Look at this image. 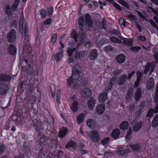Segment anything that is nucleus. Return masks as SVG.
Segmentation results:
<instances>
[{"label": "nucleus", "instance_id": "b1692460", "mask_svg": "<svg viewBox=\"0 0 158 158\" xmlns=\"http://www.w3.org/2000/svg\"><path fill=\"white\" fill-rule=\"evenodd\" d=\"M129 127V124L127 121H125L121 123L120 126L119 127L121 130H126L128 129Z\"/></svg>", "mask_w": 158, "mask_h": 158}, {"label": "nucleus", "instance_id": "9b49d317", "mask_svg": "<svg viewBox=\"0 0 158 158\" xmlns=\"http://www.w3.org/2000/svg\"><path fill=\"white\" fill-rule=\"evenodd\" d=\"M107 98V94L106 92H103L99 94L98 97V102H105Z\"/></svg>", "mask_w": 158, "mask_h": 158}, {"label": "nucleus", "instance_id": "680f3d73", "mask_svg": "<svg viewBox=\"0 0 158 158\" xmlns=\"http://www.w3.org/2000/svg\"><path fill=\"white\" fill-rule=\"evenodd\" d=\"M135 72L134 71H132L131 73L129 74L128 77V78L129 79H130L132 77L133 75L134 74Z\"/></svg>", "mask_w": 158, "mask_h": 158}, {"label": "nucleus", "instance_id": "79ce46f5", "mask_svg": "<svg viewBox=\"0 0 158 158\" xmlns=\"http://www.w3.org/2000/svg\"><path fill=\"white\" fill-rule=\"evenodd\" d=\"M124 42L127 45H131L132 44V41L131 39L125 38L124 39Z\"/></svg>", "mask_w": 158, "mask_h": 158}, {"label": "nucleus", "instance_id": "39448f33", "mask_svg": "<svg viewBox=\"0 0 158 158\" xmlns=\"http://www.w3.org/2000/svg\"><path fill=\"white\" fill-rule=\"evenodd\" d=\"M85 18L86 23L88 25L89 27L92 26L93 27L98 28V27L99 26V23L98 22L95 23V24L94 23H92L91 20V19L90 17V16L89 15H85Z\"/></svg>", "mask_w": 158, "mask_h": 158}, {"label": "nucleus", "instance_id": "5701e85b", "mask_svg": "<svg viewBox=\"0 0 158 158\" xmlns=\"http://www.w3.org/2000/svg\"><path fill=\"white\" fill-rule=\"evenodd\" d=\"M63 56V54L61 52H58L56 54L53 55L52 58H54L57 61H60Z\"/></svg>", "mask_w": 158, "mask_h": 158}, {"label": "nucleus", "instance_id": "bb28decb", "mask_svg": "<svg viewBox=\"0 0 158 158\" xmlns=\"http://www.w3.org/2000/svg\"><path fill=\"white\" fill-rule=\"evenodd\" d=\"M85 116V114L81 113L77 116V121L78 124H80L82 122Z\"/></svg>", "mask_w": 158, "mask_h": 158}, {"label": "nucleus", "instance_id": "c756f323", "mask_svg": "<svg viewBox=\"0 0 158 158\" xmlns=\"http://www.w3.org/2000/svg\"><path fill=\"white\" fill-rule=\"evenodd\" d=\"M137 79L136 81L135 82V87L138 86L140 81V78L142 75V73L141 72L138 71L137 73Z\"/></svg>", "mask_w": 158, "mask_h": 158}, {"label": "nucleus", "instance_id": "0e129e2a", "mask_svg": "<svg viewBox=\"0 0 158 158\" xmlns=\"http://www.w3.org/2000/svg\"><path fill=\"white\" fill-rule=\"evenodd\" d=\"M140 49V48L138 47H135L132 48V49L134 51L138 50Z\"/></svg>", "mask_w": 158, "mask_h": 158}, {"label": "nucleus", "instance_id": "4468645a", "mask_svg": "<svg viewBox=\"0 0 158 158\" xmlns=\"http://www.w3.org/2000/svg\"><path fill=\"white\" fill-rule=\"evenodd\" d=\"M154 67L153 63L148 64L145 69L144 73L146 74L149 70H150V74L153 71Z\"/></svg>", "mask_w": 158, "mask_h": 158}, {"label": "nucleus", "instance_id": "473e14b6", "mask_svg": "<svg viewBox=\"0 0 158 158\" xmlns=\"http://www.w3.org/2000/svg\"><path fill=\"white\" fill-rule=\"evenodd\" d=\"M130 146L133 151H138L140 148V146L137 144H131L130 145Z\"/></svg>", "mask_w": 158, "mask_h": 158}, {"label": "nucleus", "instance_id": "f704fd0d", "mask_svg": "<svg viewBox=\"0 0 158 158\" xmlns=\"http://www.w3.org/2000/svg\"><path fill=\"white\" fill-rule=\"evenodd\" d=\"M5 13L9 16H10L12 15V12L11 10L10 7V6L7 5L6 6L5 9Z\"/></svg>", "mask_w": 158, "mask_h": 158}, {"label": "nucleus", "instance_id": "f257e3e1", "mask_svg": "<svg viewBox=\"0 0 158 158\" xmlns=\"http://www.w3.org/2000/svg\"><path fill=\"white\" fill-rule=\"evenodd\" d=\"M80 73H75L74 71V72L72 73V76L68 79L67 81V85L68 87H71L75 88L76 87L77 84L74 81L77 80L80 77Z\"/></svg>", "mask_w": 158, "mask_h": 158}, {"label": "nucleus", "instance_id": "a19ab883", "mask_svg": "<svg viewBox=\"0 0 158 158\" xmlns=\"http://www.w3.org/2000/svg\"><path fill=\"white\" fill-rule=\"evenodd\" d=\"M111 41L114 43H120L121 41L115 36H112L110 38Z\"/></svg>", "mask_w": 158, "mask_h": 158}, {"label": "nucleus", "instance_id": "13d9d810", "mask_svg": "<svg viewBox=\"0 0 158 158\" xmlns=\"http://www.w3.org/2000/svg\"><path fill=\"white\" fill-rule=\"evenodd\" d=\"M51 22V20L49 19H47L45 21L44 23V24L46 25H48L50 24Z\"/></svg>", "mask_w": 158, "mask_h": 158}, {"label": "nucleus", "instance_id": "4d7b16f0", "mask_svg": "<svg viewBox=\"0 0 158 158\" xmlns=\"http://www.w3.org/2000/svg\"><path fill=\"white\" fill-rule=\"evenodd\" d=\"M112 153L110 152H107L105 153L104 156V158H107L109 156L112 155Z\"/></svg>", "mask_w": 158, "mask_h": 158}, {"label": "nucleus", "instance_id": "09e8293b", "mask_svg": "<svg viewBox=\"0 0 158 158\" xmlns=\"http://www.w3.org/2000/svg\"><path fill=\"white\" fill-rule=\"evenodd\" d=\"M104 50L106 52L110 51L112 50V48L110 46H107L104 47Z\"/></svg>", "mask_w": 158, "mask_h": 158}, {"label": "nucleus", "instance_id": "4c0bfd02", "mask_svg": "<svg viewBox=\"0 0 158 158\" xmlns=\"http://www.w3.org/2000/svg\"><path fill=\"white\" fill-rule=\"evenodd\" d=\"M132 131L131 129H129L127 131V134L125 137V139L127 141H129L131 137Z\"/></svg>", "mask_w": 158, "mask_h": 158}, {"label": "nucleus", "instance_id": "052dcab7", "mask_svg": "<svg viewBox=\"0 0 158 158\" xmlns=\"http://www.w3.org/2000/svg\"><path fill=\"white\" fill-rule=\"evenodd\" d=\"M137 12L138 14L140 16L141 18L143 19H144V16L143 15V14L141 12H139V11H137Z\"/></svg>", "mask_w": 158, "mask_h": 158}, {"label": "nucleus", "instance_id": "393cba45", "mask_svg": "<svg viewBox=\"0 0 158 158\" xmlns=\"http://www.w3.org/2000/svg\"><path fill=\"white\" fill-rule=\"evenodd\" d=\"M152 126L153 127H156L158 126V115L156 114L154 116L152 122Z\"/></svg>", "mask_w": 158, "mask_h": 158}, {"label": "nucleus", "instance_id": "6e6552de", "mask_svg": "<svg viewBox=\"0 0 158 158\" xmlns=\"http://www.w3.org/2000/svg\"><path fill=\"white\" fill-rule=\"evenodd\" d=\"M71 37L74 39L76 41H77V39H78V40H80V41L81 43L83 42L85 38V36L83 34H82V37L81 35H80L79 38L78 37L76 34V31L75 30L73 31L71 34Z\"/></svg>", "mask_w": 158, "mask_h": 158}, {"label": "nucleus", "instance_id": "dca6fc26", "mask_svg": "<svg viewBox=\"0 0 158 158\" xmlns=\"http://www.w3.org/2000/svg\"><path fill=\"white\" fill-rule=\"evenodd\" d=\"M8 51L11 55H14L16 53V49L15 47L12 45H10L8 48Z\"/></svg>", "mask_w": 158, "mask_h": 158}, {"label": "nucleus", "instance_id": "cd10ccee", "mask_svg": "<svg viewBox=\"0 0 158 158\" xmlns=\"http://www.w3.org/2000/svg\"><path fill=\"white\" fill-rule=\"evenodd\" d=\"M78 24L81 28H82L85 25L84 18L81 16L79 19Z\"/></svg>", "mask_w": 158, "mask_h": 158}, {"label": "nucleus", "instance_id": "412c9836", "mask_svg": "<svg viewBox=\"0 0 158 158\" xmlns=\"http://www.w3.org/2000/svg\"><path fill=\"white\" fill-rule=\"evenodd\" d=\"M120 134V130L118 129H116L112 132L111 136L113 138L117 139L118 138Z\"/></svg>", "mask_w": 158, "mask_h": 158}, {"label": "nucleus", "instance_id": "2eb2a0df", "mask_svg": "<svg viewBox=\"0 0 158 158\" xmlns=\"http://www.w3.org/2000/svg\"><path fill=\"white\" fill-rule=\"evenodd\" d=\"M154 85L153 79L150 78L148 81L147 83V89L149 90H152Z\"/></svg>", "mask_w": 158, "mask_h": 158}, {"label": "nucleus", "instance_id": "a18cd8bd", "mask_svg": "<svg viewBox=\"0 0 158 158\" xmlns=\"http://www.w3.org/2000/svg\"><path fill=\"white\" fill-rule=\"evenodd\" d=\"M57 39V35L56 34H53L52 37L51 42L53 43H54L56 41Z\"/></svg>", "mask_w": 158, "mask_h": 158}, {"label": "nucleus", "instance_id": "a211bd4d", "mask_svg": "<svg viewBox=\"0 0 158 158\" xmlns=\"http://www.w3.org/2000/svg\"><path fill=\"white\" fill-rule=\"evenodd\" d=\"M125 60V56L124 54H120L118 55L116 58V61L120 63L124 62Z\"/></svg>", "mask_w": 158, "mask_h": 158}, {"label": "nucleus", "instance_id": "ddd939ff", "mask_svg": "<svg viewBox=\"0 0 158 158\" xmlns=\"http://www.w3.org/2000/svg\"><path fill=\"white\" fill-rule=\"evenodd\" d=\"M96 100L93 98L91 97L88 101L87 105L88 108L91 110H93L96 104Z\"/></svg>", "mask_w": 158, "mask_h": 158}, {"label": "nucleus", "instance_id": "c03bdc74", "mask_svg": "<svg viewBox=\"0 0 158 158\" xmlns=\"http://www.w3.org/2000/svg\"><path fill=\"white\" fill-rule=\"evenodd\" d=\"M118 2L122 5L124 6L125 7H126L127 8H128L129 7L127 3H126L123 0H119L118 1Z\"/></svg>", "mask_w": 158, "mask_h": 158}, {"label": "nucleus", "instance_id": "2f4dec72", "mask_svg": "<svg viewBox=\"0 0 158 158\" xmlns=\"http://www.w3.org/2000/svg\"><path fill=\"white\" fill-rule=\"evenodd\" d=\"M86 123L88 126L91 128H93L94 125V122L91 119H87L86 121Z\"/></svg>", "mask_w": 158, "mask_h": 158}, {"label": "nucleus", "instance_id": "9d476101", "mask_svg": "<svg viewBox=\"0 0 158 158\" xmlns=\"http://www.w3.org/2000/svg\"><path fill=\"white\" fill-rule=\"evenodd\" d=\"M116 79L114 77H113L110 80L109 82L105 85V90L108 91L111 89L113 84L116 82Z\"/></svg>", "mask_w": 158, "mask_h": 158}, {"label": "nucleus", "instance_id": "4be33fe9", "mask_svg": "<svg viewBox=\"0 0 158 158\" xmlns=\"http://www.w3.org/2000/svg\"><path fill=\"white\" fill-rule=\"evenodd\" d=\"M142 123L141 122H139L135 123L133 126L132 129L133 131H138L141 128Z\"/></svg>", "mask_w": 158, "mask_h": 158}, {"label": "nucleus", "instance_id": "1a4fd4ad", "mask_svg": "<svg viewBox=\"0 0 158 158\" xmlns=\"http://www.w3.org/2000/svg\"><path fill=\"white\" fill-rule=\"evenodd\" d=\"M98 56L97 50L94 49L91 50L89 54V57L90 60H93L96 59Z\"/></svg>", "mask_w": 158, "mask_h": 158}, {"label": "nucleus", "instance_id": "603ef678", "mask_svg": "<svg viewBox=\"0 0 158 158\" xmlns=\"http://www.w3.org/2000/svg\"><path fill=\"white\" fill-rule=\"evenodd\" d=\"M40 14L42 18H44L46 15V12L45 10H42L40 12Z\"/></svg>", "mask_w": 158, "mask_h": 158}, {"label": "nucleus", "instance_id": "423d86ee", "mask_svg": "<svg viewBox=\"0 0 158 158\" xmlns=\"http://www.w3.org/2000/svg\"><path fill=\"white\" fill-rule=\"evenodd\" d=\"M7 38L8 41L10 43L16 40V32L15 30L11 31L8 34Z\"/></svg>", "mask_w": 158, "mask_h": 158}, {"label": "nucleus", "instance_id": "6ab92c4d", "mask_svg": "<svg viewBox=\"0 0 158 158\" xmlns=\"http://www.w3.org/2000/svg\"><path fill=\"white\" fill-rule=\"evenodd\" d=\"M68 129L66 127H64L60 129L59 134V136L60 138H63L66 135Z\"/></svg>", "mask_w": 158, "mask_h": 158}, {"label": "nucleus", "instance_id": "338daca9", "mask_svg": "<svg viewBox=\"0 0 158 158\" xmlns=\"http://www.w3.org/2000/svg\"><path fill=\"white\" fill-rule=\"evenodd\" d=\"M61 90L60 89H59L57 91L56 96H60Z\"/></svg>", "mask_w": 158, "mask_h": 158}, {"label": "nucleus", "instance_id": "864d4df0", "mask_svg": "<svg viewBox=\"0 0 158 158\" xmlns=\"http://www.w3.org/2000/svg\"><path fill=\"white\" fill-rule=\"evenodd\" d=\"M154 56L156 62L158 63V52H156L154 53Z\"/></svg>", "mask_w": 158, "mask_h": 158}, {"label": "nucleus", "instance_id": "774afa93", "mask_svg": "<svg viewBox=\"0 0 158 158\" xmlns=\"http://www.w3.org/2000/svg\"><path fill=\"white\" fill-rule=\"evenodd\" d=\"M152 1L154 3L158 5V0H150Z\"/></svg>", "mask_w": 158, "mask_h": 158}, {"label": "nucleus", "instance_id": "58836bf2", "mask_svg": "<svg viewBox=\"0 0 158 158\" xmlns=\"http://www.w3.org/2000/svg\"><path fill=\"white\" fill-rule=\"evenodd\" d=\"M76 146V143L73 141H70L66 145V147L67 148L71 147L73 148H75Z\"/></svg>", "mask_w": 158, "mask_h": 158}, {"label": "nucleus", "instance_id": "aec40b11", "mask_svg": "<svg viewBox=\"0 0 158 158\" xmlns=\"http://www.w3.org/2000/svg\"><path fill=\"white\" fill-rule=\"evenodd\" d=\"M86 55V54L84 51L81 52H76L74 55V57L76 59L83 58Z\"/></svg>", "mask_w": 158, "mask_h": 158}, {"label": "nucleus", "instance_id": "37998d69", "mask_svg": "<svg viewBox=\"0 0 158 158\" xmlns=\"http://www.w3.org/2000/svg\"><path fill=\"white\" fill-rule=\"evenodd\" d=\"M110 139L108 137H107L104 139L102 141V145H105L107 144L109 142Z\"/></svg>", "mask_w": 158, "mask_h": 158}, {"label": "nucleus", "instance_id": "0eeeda50", "mask_svg": "<svg viewBox=\"0 0 158 158\" xmlns=\"http://www.w3.org/2000/svg\"><path fill=\"white\" fill-rule=\"evenodd\" d=\"M105 105L104 104H100L97 105L95 109V112L98 114H101L105 111Z\"/></svg>", "mask_w": 158, "mask_h": 158}, {"label": "nucleus", "instance_id": "bf43d9fd", "mask_svg": "<svg viewBox=\"0 0 158 158\" xmlns=\"http://www.w3.org/2000/svg\"><path fill=\"white\" fill-rule=\"evenodd\" d=\"M127 17L128 18H130L132 20H134L135 19V16L131 14H129L127 16Z\"/></svg>", "mask_w": 158, "mask_h": 158}, {"label": "nucleus", "instance_id": "a878e982", "mask_svg": "<svg viewBox=\"0 0 158 158\" xmlns=\"http://www.w3.org/2000/svg\"><path fill=\"white\" fill-rule=\"evenodd\" d=\"M71 110L73 112H76L78 109V103L76 101L74 102L71 104L70 106Z\"/></svg>", "mask_w": 158, "mask_h": 158}, {"label": "nucleus", "instance_id": "7ed1b4c3", "mask_svg": "<svg viewBox=\"0 0 158 158\" xmlns=\"http://www.w3.org/2000/svg\"><path fill=\"white\" fill-rule=\"evenodd\" d=\"M88 136L89 139L94 142H97L100 139L98 133L95 130H93L89 133Z\"/></svg>", "mask_w": 158, "mask_h": 158}, {"label": "nucleus", "instance_id": "6e6d98bb", "mask_svg": "<svg viewBox=\"0 0 158 158\" xmlns=\"http://www.w3.org/2000/svg\"><path fill=\"white\" fill-rule=\"evenodd\" d=\"M66 97L68 98H70L71 99L73 100V101L74 100L73 99H74L76 98V96H73V95H72V94L71 96L67 95Z\"/></svg>", "mask_w": 158, "mask_h": 158}, {"label": "nucleus", "instance_id": "e2e57ef3", "mask_svg": "<svg viewBox=\"0 0 158 158\" xmlns=\"http://www.w3.org/2000/svg\"><path fill=\"white\" fill-rule=\"evenodd\" d=\"M139 39L140 40L143 41L145 40L146 38L144 36H140L139 37Z\"/></svg>", "mask_w": 158, "mask_h": 158}, {"label": "nucleus", "instance_id": "49530a36", "mask_svg": "<svg viewBox=\"0 0 158 158\" xmlns=\"http://www.w3.org/2000/svg\"><path fill=\"white\" fill-rule=\"evenodd\" d=\"M50 88L52 92V96H54V93L55 91V88L54 85L51 84L50 85Z\"/></svg>", "mask_w": 158, "mask_h": 158}, {"label": "nucleus", "instance_id": "20e7f679", "mask_svg": "<svg viewBox=\"0 0 158 158\" xmlns=\"http://www.w3.org/2000/svg\"><path fill=\"white\" fill-rule=\"evenodd\" d=\"M24 20V17L23 15H22L20 17L19 23V31L21 34H23L24 33V35H27V30L25 27H24V29H23V23Z\"/></svg>", "mask_w": 158, "mask_h": 158}, {"label": "nucleus", "instance_id": "7c9ffc66", "mask_svg": "<svg viewBox=\"0 0 158 158\" xmlns=\"http://www.w3.org/2000/svg\"><path fill=\"white\" fill-rule=\"evenodd\" d=\"M126 151H125L124 150L123 148H121L118 150L117 152V153L118 155L120 156H123L124 155H126V153H129L130 152L129 150H127Z\"/></svg>", "mask_w": 158, "mask_h": 158}, {"label": "nucleus", "instance_id": "f3484780", "mask_svg": "<svg viewBox=\"0 0 158 158\" xmlns=\"http://www.w3.org/2000/svg\"><path fill=\"white\" fill-rule=\"evenodd\" d=\"M158 112V104H157L155 108V110L150 109L147 114V116L151 118L154 113H156Z\"/></svg>", "mask_w": 158, "mask_h": 158}, {"label": "nucleus", "instance_id": "ea45409f", "mask_svg": "<svg viewBox=\"0 0 158 158\" xmlns=\"http://www.w3.org/2000/svg\"><path fill=\"white\" fill-rule=\"evenodd\" d=\"M53 9L52 7L48 8L46 10V15H48V16H50L53 13Z\"/></svg>", "mask_w": 158, "mask_h": 158}, {"label": "nucleus", "instance_id": "5fc2aeb1", "mask_svg": "<svg viewBox=\"0 0 158 158\" xmlns=\"http://www.w3.org/2000/svg\"><path fill=\"white\" fill-rule=\"evenodd\" d=\"M149 8L155 14L157 17H158V11L153 9L152 7L149 6H148Z\"/></svg>", "mask_w": 158, "mask_h": 158}, {"label": "nucleus", "instance_id": "f03ea898", "mask_svg": "<svg viewBox=\"0 0 158 158\" xmlns=\"http://www.w3.org/2000/svg\"><path fill=\"white\" fill-rule=\"evenodd\" d=\"M68 45L69 47L67 51V53L68 54V56H69L68 62L69 63H73L74 60L72 55L73 52V51H75V49L74 48V44L73 42H69L68 44Z\"/></svg>", "mask_w": 158, "mask_h": 158}, {"label": "nucleus", "instance_id": "e433bc0d", "mask_svg": "<svg viewBox=\"0 0 158 158\" xmlns=\"http://www.w3.org/2000/svg\"><path fill=\"white\" fill-rule=\"evenodd\" d=\"M81 68L78 64H76L74 67L72 72H74V71L75 73H80Z\"/></svg>", "mask_w": 158, "mask_h": 158}, {"label": "nucleus", "instance_id": "f8f14e48", "mask_svg": "<svg viewBox=\"0 0 158 158\" xmlns=\"http://www.w3.org/2000/svg\"><path fill=\"white\" fill-rule=\"evenodd\" d=\"M81 94L83 97L88 98L91 96V90L89 88H85L82 90Z\"/></svg>", "mask_w": 158, "mask_h": 158}, {"label": "nucleus", "instance_id": "c85d7f7f", "mask_svg": "<svg viewBox=\"0 0 158 158\" xmlns=\"http://www.w3.org/2000/svg\"><path fill=\"white\" fill-rule=\"evenodd\" d=\"M127 78V76L126 75L121 76L118 81V85H121L123 84Z\"/></svg>", "mask_w": 158, "mask_h": 158}, {"label": "nucleus", "instance_id": "de8ad7c7", "mask_svg": "<svg viewBox=\"0 0 158 158\" xmlns=\"http://www.w3.org/2000/svg\"><path fill=\"white\" fill-rule=\"evenodd\" d=\"M150 23L154 27V28L156 29L157 31H158V27L156 23L152 20H150Z\"/></svg>", "mask_w": 158, "mask_h": 158}, {"label": "nucleus", "instance_id": "72a5a7b5", "mask_svg": "<svg viewBox=\"0 0 158 158\" xmlns=\"http://www.w3.org/2000/svg\"><path fill=\"white\" fill-rule=\"evenodd\" d=\"M20 0H15L12 6V10L13 11L16 10L17 8Z\"/></svg>", "mask_w": 158, "mask_h": 158}, {"label": "nucleus", "instance_id": "c9c22d12", "mask_svg": "<svg viewBox=\"0 0 158 158\" xmlns=\"http://www.w3.org/2000/svg\"><path fill=\"white\" fill-rule=\"evenodd\" d=\"M141 95V89L139 88L137 89L135 95V98L137 101L140 97Z\"/></svg>", "mask_w": 158, "mask_h": 158}, {"label": "nucleus", "instance_id": "3c124183", "mask_svg": "<svg viewBox=\"0 0 158 158\" xmlns=\"http://www.w3.org/2000/svg\"><path fill=\"white\" fill-rule=\"evenodd\" d=\"M112 32L113 34L115 35L118 36H119L120 35V33L119 31L118 30H114Z\"/></svg>", "mask_w": 158, "mask_h": 158}, {"label": "nucleus", "instance_id": "8fccbe9b", "mask_svg": "<svg viewBox=\"0 0 158 158\" xmlns=\"http://www.w3.org/2000/svg\"><path fill=\"white\" fill-rule=\"evenodd\" d=\"M119 23L120 25H123L124 26L125 25V21L123 18H121L119 19Z\"/></svg>", "mask_w": 158, "mask_h": 158}, {"label": "nucleus", "instance_id": "69168bd1", "mask_svg": "<svg viewBox=\"0 0 158 158\" xmlns=\"http://www.w3.org/2000/svg\"><path fill=\"white\" fill-rule=\"evenodd\" d=\"M60 96H56V101L57 103H60Z\"/></svg>", "mask_w": 158, "mask_h": 158}]
</instances>
